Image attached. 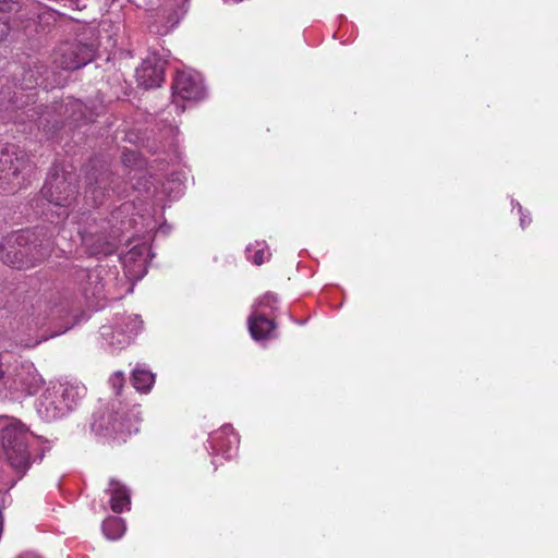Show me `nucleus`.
<instances>
[{
  "mask_svg": "<svg viewBox=\"0 0 558 558\" xmlns=\"http://www.w3.org/2000/svg\"><path fill=\"white\" fill-rule=\"evenodd\" d=\"M1 446L10 465L24 474L29 466L28 444L33 434L19 420L0 415Z\"/></svg>",
  "mask_w": 558,
  "mask_h": 558,
  "instance_id": "nucleus-1",
  "label": "nucleus"
},
{
  "mask_svg": "<svg viewBox=\"0 0 558 558\" xmlns=\"http://www.w3.org/2000/svg\"><path fill=\"white\" fill-rule=\"evenodd\" d=\"M39 383L40 377L32 363L20 361L12 351L0 353V393L8 389L33 393Z\"/></svg>",
  "mask_w": 558,
  "mask_h": 558,
  "instance_id": "nucleus-2",
  "label": "nucleus"
},
{
  "mask_svg": "<svg viewBox=\"0 0 558 558\" xmlns=\"http://www.w3.org/2000/svg\"><path fill=\"white\" fill-rule=\"evenodd\" d=\"M138 410L98 413L92 422V430L100 436L125 441L126 436L137 432Z\"/></svg>",
  "mask_w": 558,
  "mask_h": 558,
  "instance_id": "nucleus-3",
  "label": "nucleus"
},
{
  "mask_svg": "<svg viewBox=\"0 0 558 558\" xmlns=\"http://www.w3.org/2000/svg\"><path fill=\"white\" fill-rule=\"evenodd\" d=\"M31 172L32 166L24 151L11 144L0 148V181L8 185L4 191L13 192L21 187Z\"/></svg>",
  "mask_w": 558,
  "mask_h": 558,
  "instance_id": "nucleus-4",
  "label": "nucleus"
},
{
  "mask_svg": "<svg viewBox=\"0 0 558 558\" xmlns=\"http://www.w3.org/2000/svg\"><path fill=\"white\" fill-rule=\"evenodd\" d=\"M205 96L203 77L198 72L191 69L177 72L172 83V101L180 112L184 111L180 101H198Z\"/></svg>",
  "mask_w": 558,
  "mask_h": 558,
  "instance_id": "nucleus-5",
  "label": "nucleus"
},
{
  "mask_svg": "<svg viewBox=\"0 0 558 558\" xmlns=\"http://www.w3.org/2000/svg\"><path fill=\"white\" fill-rule=\"evenodd\" d=\"M95 47L78 40L60 44L52 54L53 63L62 70H77L95 57Z\"/></svg>",
  "mask_w": 558,
  "mask_h": 558,
  "instance_id": "nucleus-6",
  "label": "nucleus"
},
{
  "mask_svg": "<svg viewBox=\"0 0 558 558\" xmlns=\"http://www.w3.org/2000/svg\"><path fill=\"white\" fill-rule=\"evenodd\" d=\"M43 196L53 206L63 208L59 216H68L66 208L75 199L76 186L63 174L51 173L41 189Z\"/></svg>",
  "mask_w": 558,
  "mask_h": 558,
  "instance_id": "nucleus-7",
  "label": "nucleus"
},
{
  "mask_svg": "<svg viewBox=\"0 0 558 558\" xmlns=\"http://www.w3.org/2000/svg\"><path fill=\"white\" fill-rule=\"evenodd\" d=\"M44 72H47V69L39 63H35L33 68H28L23 71L22 78L20 82V92L15 90L12 98L9 101L16 108H23L27 106L29 101H34L35 94L29 93L24 95V90H32L36 86H44L45 89L49 87V84L45 83V80L41 77Z\"/></svg>",
  "mask_w": 558,
  "mask_h": 558,
  "instance_id": "nucleus-8",
  "label": "nucleus"
},
{
  "mask_svg": "<svg viewBox=\"0 0 558 558\" xmlns=\"http://www.w3.org/2000/svg\"><path fill=\"white\" fill-rule=\"evenodd\" d=\"M143 322L137 315H129L124 318L122 325H119L116 331L110 327H101V336L108 341V344L114 348H122L130 342L132 335H136L142 329Z\"/></svg>",
  "mask_w": 558,
  "mask_h": 558,
  "instance_id": "nucleus-9",
  "label": "nucleus"
},
{
  "mask_svg": "<svg viewBox=\"0 0 558 558\" xmlns=\"http://www.w3.org/2000/svg\"><path fill=\"white\" fill-rule=\"evenodd\" d=\"M211 454H222L230 458L238 449L239 437L231 425H223L219 430L210 434L208 439Z\"/></svg>",
  "mask_w": 558,
  "mask_h": 558,
  "instance_id": "nucleus-10",
  "label": "nucleus"
},
{
  "mask_svg": "<svg viewBox=\"0 0 558 558\" xmlns=\"http://www.w3.org/2000/svg\"><path fill=\"white\" fill-rule=\"evenodd\" d=\"M136 80L145 88L158 87L165 80V69L160 60L147 58L136 69Z\"/></svg>",
  "mask_w": 558,
  "mask_h": 558,
  "instance_id": "nucleus-11",
  "label": "nucleus"
},
{
  "mask_svg": "<svg viewBox=\"0 0 558 558\" xmlns=\"http://www.w3.org/2000/svg\"><path fill=\"white\" fill-rule=\"evenodd\" d=\"M37 412L46 421L60 418L68 413L65 405L51 386L38 399Z\"/></svg>",
  "mask_w": 558,
  "mask_h": 558,
  "instance_id": "nucleus-12",
  "label": "nucleus"
},
{
  "mask_svg": "<svg viewBox=\"0 0 558 558\" xmlns=\"http://www.w3.org/2000/svg\"><path fill=\"white\" fill-rule=\"evenodd\" d=\"M51 387L65 405L68 412H70L86 393V388L81 383H57L51 385Z\"/></svg>",
  "mask_w": 558,
  "mask_h": 558,
  "instance_id": "nucleus-13",
  "label": "nucleus"
},
{
  "mask_svg": "<svg viewBox=\"0 0 558 558\" xmlns=\"http://www.w3.org/2000/svg\"><path fill=\"white\" fill-rule=\"evenodd\" d=\"M248 330L254 340H265L270 337L275 329V323L264 312L253 310L247 319Z\"/></svg>",
  "mask_w": 558,
  "mask_h": 558,
  "instance_id": "nucleus-14",
  "label": "nucleus"
},
{
  "mask_svg": "<svg viewBox=\"0 0 558 558\" xmlns=\"http://www.w3.org/2000/svg\"><path fill=\"white\" fill-rule=\"evenodd\" d=\"M107 493L110 495V507L113 512L120 513L130 509V492L124 485L111 480Z\"/></svg>",
  "mask_w": 558,
  "mask_h": 558,
  "instance_id": "nucleus-15",
  "label": "nucleus"
},
{
  "mask_svg": "<svg viewBox=\"0 0 558 558\" xmlns=\"http://www.w3.org/2000/svg\"><path fill=\"white\" fill-rule=\"evenodd\" d=\"M34 250H36L37 256L34 260H24V256L27 254V250H19L13 252V257H11V252H8L2 256L7 264H10L15 268H28L35 265V262L44 259L48 255L47 247H44L43 244H35Z\"/></svg>",
  "mask_w": 558,
  "mask_h": 558,
  "instance_id": "nucleus-16",
  "label": "nucleus"
},
{
  "mask_svg": "<svg viewBox=\"0 0 558 558\" xmlns=\"http://www.w3.org/2000/svg\"><path fill=\"white\" fill-rule=\"evenodd\" d=\"M82 243L92 255H109L116 250V243L99 235L97 239L92 233L81 234Z\"/></svg>",
  "mask_w": 558,
  "mask_h": 558,
  "instance_id": "nucleus-17",
  "label": "nucleus"
},
{
  "mask_svg": "<svg viewBox=\"0 0 558 558\" xmlns=\"http://www.w3.org/2000/svg\"><path fill=\"white\" fill-rule=\"evenodd\" d=\"M154 383L155 376L150 371L142 366H136L134 368L132 374V384L136 390L147 392L150 390Z\"/></svg>",
  "mask_w": 558,
  "mask_h": 558,
  "instance_id": "nucleus-18",
  "label": "nucleus"
},
{
  "mask_svg": "<svg viewBox=\"0 0 558 558\" xmlns=\"http://www.w3.org/2000/svg\"><path fill=\"white\" fill-rule=\"evenodd\" d=\"M109 179V174L101 173L95 178V182H89L86 190V197H90L95 206L101 204L105 192L107 191L106 182Z\"/></svg>",
  "mask_w": 558,
  "mask_h": 558,
  "instance_id": "nucleus-19",
  "label": "nucleus"
},
{
  "mask_svg": "<svg viewBox=\"0 0 558 558\" xmlns=\"http://www.w3.org/2000/svg\"><path fill=\"white\" fill-rule=\"evenodd\" d=\"M125 530V522L119 517H109L102 522V532L108 539L120 538Z\"/></svg>",
  "mask_w": 558,
  "mask_h": 558,
  "instance_id": "nucleus-20",
  "label": "nucleus"
},
{
  "mask_svg": "<svg viewBox=\"0 0 558 558\" xmlns=\"http://www.w3.org/2000/svg\"><path fill=\"white\" fill-rule=\"evenodd\" d=\"M87 279H88L87 283L93 287L84 288V293L86 294V296L92 295L95 298H101L104 295L105 286L101 281L99 272L98 271L88 272Z\"/></svg>",
  "mask_w": 558,
  "mask_h": 558,
  "instance_id": "nucleus-21",
  "label": "nucleus"
},
{
  "mask_svg": "<svg viewBox=\"0 0 558 558\" xmlns=\"http://www.w3.org/2000/svg\"><path fill=\"white\" fill-rule=\"evenodd\" d=\"M161 193L170 198H178L183 194V185L177 180H168L162 183Z\"/></svg>",
  "mask_w": 558,
  "mask_h": 558,
  "instance_id": "nucleus-22",
  "label": "nucleus"
},
{
  "mask_svg": "<svg viewBox=\"0 0 558 558\" xmlns=\"http://www.w3.org/2000/svg\"><path fill=\"white\" fill-rule=\"evenodd\" d=\"M277 296L272 293H266L253 305V310H257L258 312H262L263 307L275 310Z\"/></svg>",
  "mask_w": 558,
  "mask_h": 558,
  "instance_id": "nucleus-23",
  "label": "nucleus"
},
{
  "mask_svg": "<svg viewBox=\"0 0 558 558\" xmlns=\"http://www.w3.org/2000/svg\"><path fill=\"white\" fill-rule=\"evenodd\" d=\"M51 122L53 129L57 128L60 123L59 120L52 118V112L50 110H45L38 117V126L43 128L44 130H46Z\"/></svg>",
  "mask_w": 558,
  "mask_h": 558,
  "instance_id": "nucleus-24",
  "label": "nucleus"
},
{
  "mask_svg": "<svg viewBox=\"0 0 558 558\" xmlns=\"http://www.w3.org/2000/svg\"><path fill=\"white\" fill-rule=\"evenodd\" d=\"M109 384L110 386L112 387V389L116 391L117 395L120 393L123 385H124V376H123V373L121 372H117L114 373L110 379H109Z\"/></svg>",
  "mask_w": 558,
  "mask_h": 558,
  "instance_id": "nucleus-25",
  "label": "nucleus"
},
{
  "mask_svg": "<svg viewBox=\"0 0 558 558\" xmlns=\"http://www.w3.org/2000/svg\"><path fill=\"white\" fill-rule=\"evenodd\" d=\"M10 29L8 17L3 13H0V43L7 39Z\"/></svg>",
  "mask_w": 558,
  "mask_h": 558,
  "instance_id": "nucleus-26",
  "label": "nucleus"
},
{
  "mask_svg": "<svg viewBox=\"0 0 558 558\" xmlns=\"http://www.w3.org/2000/svg\"><path fill=\"white\" fill-rule=\"evenodd\" d=\"M269 256H270V253L268 252V250L259 248V250H256V252L254 253V255L252 257V262L255 265H262L269 258Z\"/></svg>",
  "mask_w": 558,
  "mask_h": 558,
  "instance_id": "nucleus-27",
  "label": "nucleus"
},
{
  "mask_svg": "<svg viewBox=\"0 0 558 558\" xmlns=\"http://www.w3.org/2000/svg\"><path fill=\"white\" fill-rule=\"evenodd\" d=\"M146 250V247H140V248H133L123 258V264L125 266L126 269L130 270V262L133 260L135 258V256L137 255V252L138 251H144Z\"/></svg>",
  "mask_w": 558,
  "mask_h": 558,
  "instance_id": "nucleus-28",
  "label": "nucleus"
},
{
  "mask_svg": "<svg viewBox=\"0 0 558 558\" xmlns=\"http://www.w3.org/2000/svg\"><path fill=\"white\" fill-rule=\"evenodd\" d=\"M517 206L519 208V213L521 214V218H520L521 227L525 228L531 222V218L522 213V207L519 203L517 204Z\"/></svg>",
  "mask_w": 558,
  "mask_h": 558,
  "instance_id": "nucleus-29",
  "label": "nucleus"
},
{
  "mask_svg": "<svg viewBox=\"0 0 558 558\" xmlns=\"http://www.w3.org/2000/svg\"><path fill=\"white\" fill-rule=\"evenodd\" d=\"M29 235H31L29 231H25V232L19 234L17 238H16L17 244L20 246H23L28 241Z\"/></svg>",
  "mask_w": 558,
  "mask_h": 558,
  "instance_id": "nucleus-30",
  "label": "nucleus"
},
{
  "mask_svg": "<svg viewBox=\"0 0 558 558\" xmlns=\"http://www.w3.org/2000/svg\"><path fill=\"white\" fill-rule=\"evenodd\" d=\"M71 106L73 109H77V110L82 109V104L78 101L73 102Z\"/></svg>",
  "mask_w": 558,
  "mask_h": 558,
  "instance_id": "nucleus-31",
  "label": "nucleus"
},
{
  "mask_svg": "<svg viewBox=\"0 0 558 558\" xmlns=\"http://www.w3.org/2000/svg\"><path fill=\"white\" fill-rule=\"evenodd\" d=\"M64 109V106L63 105H59L58 107H54L53 108V112H57L58 111V114H61V111Z\"/></svg>",
  "mask_w": 558,
  "mask_h": 558,
  "instance_id": "nucleus-32",
  "label": "nucleus"
},
{
  "mask_svg": "<svg viewBox=\"0 0 558 558\" xmlns=\"http://www.w3.org/2000/svg\"><path fill=\"white\" fill-rule=\"evenodd\" d=\"M25 113H26V116H27V117H33V116H34V113H37V112L35 111V109H27V110L25 111Z\"/></svg>",
  "mask_w": 558,
  "mask_h": 558,
  "instance_id": "nucleus-33",
  "label": "nucleus"
},
{
  "mask_svg": "<svg viewBox=\"0 0 558 558\" xmlns=\"http://www.w3.org/2000/svg\"><path fill=\"white\" fill-rule=\"evenodd\" d=\"M5 1L7 0H0V11L5 10V8H7V2Z\"/></svg>",
  "mask_w": 558,
  "mask_h": 558,
  "instance_id": "nucleus-34",
  "label": "nucleus"
},
{
  "mask_svg": "<svg viewBox=\"0 0 558 558\" xmlns=\"http://www.w3.org/2000/svg\"><path fill=\"white\" fill-rule=\"evenodd\" d=\"M140 267L144 268V267H145V262H142V263L140 264Z\"/></svg>",
  "mask_w": 558,
  "mask_h": 558,
  "instance_id": "nucleus-35",
  "label": "nucleus"
}]
</instances>
